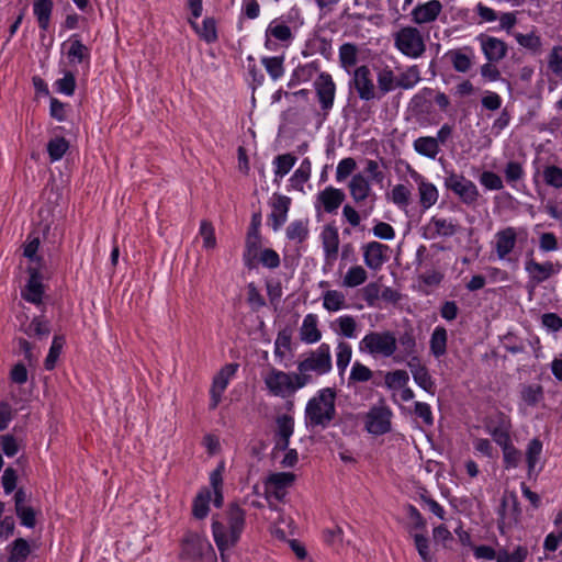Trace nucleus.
<instances>
[{"mask_svg":"<svg viewBox=\"0 0 562 562\" xmlns=\"http://www.w3.org/2000/svg\"><path fill=\"white\" fill-rule=\"evenodd\" d=\"M246 527V510L237 503L228 504L223 519L213 515L212 533L223 562H227L225 551L234 548Z\"/></svg>","mask_w":562,"mask_h":562,"instance_id":"1","label":"nucleus"},{"mask_svg":"<svg viewBox=\"0 0 562 562\" xmlns=\"http://www.w3.org/2000/svg\"><path fill=\"white\" fill-rule=\"evenodd\" d=\"M434 102L442 112H447L450 106V99L445 92H435L427 87L412 98L411 110L422 126H434L441 122L442 116L434 108Z\"/></svg>","mask_w":562,"mask_h":562,"instance_id":"2","label":"nucleus"},{"mask_svg":"<svg viewBox=\"0 0 562 562\" xmlns=\"http://www.w3.org/2000/svg\"><path fill=\"white\" fill-rule=\"evenodd\" d=\"M336 391L325 387L308 400L305 407V426L307 429H326L336 416Z\"/></svg>","mask_w":562,"mask_h":562,"instance_id":"3","label":"nucleus"},{"mask_svg":"<svg viewBox=\"0 0 562 562\" xmlns=\"http://www.w3.org/2000/svg\"><path fill=\"white\" fill-rule=\"evenodd\" d=\"M333 369L330 347L328 344L323 342L317 349L311 350L306 353V357L297 363V375L303 378V384L313 382L311 372L316 375H324Z\"/></svg>","mask_w":562,"mask_h":562,"instance_id":"4","label":"nucleus"},{"mask_svg":"<svg viewBox=\"0 0 562 562\" xmlns=\"http://www.w3.org/2000/svg\"><path fill=\"white\" fill-rule=\"evenodd\" d=\"M179 559L188 562H214L216 555L205 537L188 530L180 540Z\"/></svg>","mask_w":562,"mask_h":562,"instance_id":"5","label":"nucleus"},{"mask_svg":"<svg viewBox=\"0 0 562 562\" xmlns=\"http://www.w3.org/2000/svg\"><path fill=\"white\" fill-rule=\"evenodd\" d=\"M296 372H284L276 368H271L263 375V383L269 394L281 398L292 397L296 391L304 387L302 381Z\"/></svg>","mask_w":562,"mask_h":562,"instance_id":"6","label":"nucleus"},{"mask_svg":"<svg viewBox=\"0 0 562 562\" xmlns=\"http://www.w3.org/2000/svg\"><path fill=\"white\" fill-rule=\"evenodd\" d=\"M397 339L393 331H370L359 342V350L373 357H394Z\"/></svg>","mask_w":562,"mask_h":562,"instance_id":"7","label":"nucleus"},{"mask_svg":"<svg viewBox=\"0 0 562 562\" xmlns=\"http://www.w3.org/2000/svg\"><path fill=\"white\" fill-rule=\"evenodd\" d=\"M186 7L190 11L191 16L188 23L198 36L207 44L215 43L218 40L217 23L213 16H206L202 25L196 22L203 12V0H186Z\"/></svg>","mask_w":562,"mask_h":562,"instance_id":"8","label":"nucleus"},{"mask_svg":"<svg viewBox=\"0 0 562 562\" xmlns=\"http://www.w3.org/2000/svg\"><path fill=\"white\" fill-rule=\"evenodd\" d=\"M394 46L409 58H418L426 50L420 31L415 26H404L394 34Z\"/></svg>","mask_w":562,"mask_h":562,"instance_id":"9","label":"nucleus"},{"mask_svg":"<svg viewBox=\"0 0 562 562\" xmlns=\"http://www.w3.org/2000/svg\"><path fill=\"white\" fill-rule=\"evenodd\" d=\"M445 187L453 192L463 204L469 206L476 204L480 198L475 183L467 179L462 173L449 172L445 178Z\"/></svg>","mask_w":562,"mask_h":562,"instance_id":"10","label":"nucleus"},{"mask_svg":"<svg viewBox=\"0 0 562 562\" xmlns=\"http://www.w3.org/2000/svg\"><path fill=\"white\" fill-rule=\"evenodd\" d=\"M314 89L321 106L322 122L325 121L331 111L336 95V85L330 74L322 71L315 79Z\"/></svg>","mask_w":562,"mask_h":562,"instance_id":"11","label":"nucleus"},{"mask_svg":"<svg viewBox=\"0 0 562 562\" xmlns=\"http://www.w3.org/2000/svg\"><path fill=\"white\" fill-rule=\"evenodd\" d=\"M392 411L385 404L374 405L364 417V429L373 436H382L392 429Z\"/></svg>","mask_w":562,"mask_h":562,"instance_id":"12","label":"nucleus"},{"mask_svg":"<svg viewBox=\"0 0 562 562\" xmlns=\"http://www.w3.org/2000/svg\"><path fill=\"white\" fill-rule=\"evenodd\" d=\"M238 368V363H227L224 367H222L221 370L214 375L210 389V411H214L217 408L218 404L222 401V395L229 383V380L236 374Z\"/></svg>","mask_w":562,"mask_h":562,"instance_id":"13","label":"nucleus"},{"mask_svg":"<svg viewBox=\"0 0 562 562\" xmlns=\"http://www.w3.org/2000/svg\"><path fill=\"white\" fill-rule=\"evenodd\" d=\"M562 265L560 262L553 263L552 261H546L543 263L537 262L533 258H530L525 262V270L529 276L527 286L530 289V293L533 292L536 285L544 282L550 277L555 274Z\"/></svg>","mask_w":562,"mask_h":562,"instance_id":"14","label":"nucleus"},{"mask_svg":"<svg viewBox=\"0 0 562 562\" xmlns=\"http://www.w3.org/2000/svg\"><path fill=\"white\" fill-rule=\"evenodd\" d=\"M527 237V231L520 228L519 232L507 226L495 234L494 249L499 260L508 259L509 254L515 249L519 236Z\"/></svg>","mask_w":562,"mask_h":562,"instance_id":"15","label":"nucleus"},{"mask_svg":"<svg viewBox=\"0 0 562 562\" xmlns=\"http://www.w3.org/2000/svg\"><path fill=\"white\" fill-rule=\"evenodd\" d=\"M26 271L29 273V280L21 290V297L24 301L38 306L43 303V296L45 293L43 274L40 267L29 266Z\"/></svg>","mask_w":562,"mask_h":562,"instance_id":"16","label":"nucleus"},{"mask_svg":"<svg viewBox=\"0 0 562 562\" xmlns=\"http://www.w3.org/2000/svg\"><path fill=\"white\" fill-rule=\"evenodd\" d=\"M350 87L357 91L358 97L363 101H371L378 98L371 70L366 65L356 68Z\"/></svg>","mask_w":562,"mask_h":562,"instance_id":"17","label":"nucleus"},{"mask_svg":"<svg viewBox=\"0 0 562 562\" xmlns=\"http://www.w3.org/2000/svg\"><path fill=\"white\" fill-rule=\"evenodd\" d=\"M364 265L378 271L389 260L390 247L379 241H370L362 246Z\"/></svg>","mask_w":562,"mask_h":562,"instance_id":"18","label":"nucleus"},{"mask_svg":"<svg viewBox=\"0 0 562 562\" xmlns=\"http://www.w3.org/2000/svg\"><path fill=\"white\" fill-rule=\"evenodd\" d=\"M476 40L481 44L482 52L490 63H498L506 57L508 45L503 40L486 34H480Z\"/></svg>","mask_w":562,"mask_h":562,"instance_id":"19","label":"nucleus"},{"mask_svg":"<svg viewBox=\"0 0 562 562\" xmlns=\"http://www.w3.org/2000/svg\"><path fill=\"white\" fill-rule=\"evenodd\" d=\"M345 199L346 194L341 189L329 186L318 192L315 207L322 206L325 213L335 214Z\"/></svg>","mask_w":562,"mask_h":562,"instance_id":"20","label":"nucleus"},{"mask_svg":"<svg viewBox=\"0 0 562 562\" xmlns=\"http://www.w3.org/2000/svg\"><path fill=\"white\" fill-rule=\"evenodd\" d=\"M443 5L439 0H429L417 4L411 12L415 24H428L435 22L442 12Z\"/></svg>","mask_w":562,"mask_h":562,"instance_id":"21","label":"nucleus"},{"mask_svg":"<svg viewBox=\"0 0 562 562\" xmlns=\"http://www.w3.org/2000/svg\"><path fill=\"white\" fill-rule=\"evenodd\" d=\"M291 203V198L278 193L273 194L272 201L270 203L272 211L269 215V221H271V227L274 232L280 229L281 226L286 222Z\"/></svg>","mask_w":562,"mask_h":562,"instance_id":"22","label":"nucleus"},{"mask_svg":"<svg viewBox=\"0 0 562 562\" xmlns=\"http://www.w3.org/2000/svg\"><path fill=\"white\" fill-rule=\"evenodd\" d=\"M276 424L274 449L286 450L294 432V418L289 414H282L276 418Z\"/></svg>","mask_w":562,"mask_h":562,"instance_id":"23","label":"nucleus"},{"mask_svg":"<svg viewBox=\"0 0 562 562\" xmlns=\"http://www.w3.org/2000/svg\"><path fill=\"white\" fill-rule=\"evenodd\" d=\"M19 330L30 338H37L40 340L46 338L50 334V323L44 314L34 316L31 322H23L20 324Z\"/></svg>","mask_w":562,"mask_h":562,"instance_id":"24","label":"nucleus"},{"mask_svg":"<svg viewBox=\"0 0 562 562\" xmlns=\"http://www.w3.org/2000/svg\"><path fill=\"white\" fill-rule=\"evenodd\" d=\"M295 481V474L291 472H278L270 474L266 480V492H270L277 499H282L284 490Z\"/></svg>","mask_w":562,"mask_h":562,"instance_id":"25","label":"nucleus"},{"mask_svg":"<svg viewBox=\"0 0 562 562\" xmlns=\"http://www.w3.org/2000/svg\"><path fill=\"white\" fill-rule=\"evenodd\" d=\"M261 248L260 232L247 231L245 240V250L243 254L244 265L249 269L257 267L258 251Z\"/></svg>","mask_w":562,"mask_h":562,"instance_id":"26","label":"nucleus"},{"mask_svg":"<svg viewBox=\"0 0 562 562\" xmlns=\"http://www.w3.org/2000/svg\"><path fill=\"white\" fill-rule=\"evenodd\" d=\"M508 501L512 503L510 508V516L515 524H517L521 516V507L520 503L518 501L517 495L512 492L508 496H503L501 501L499 508L497 510V528L502 535L505 533L504 527H505V520H506V507L508 504Z\"/></svg>","mask_w":562,"mask_h":562,"instance_id":"27","label":"nucleus"},{"mask_svg":"<svg viewBox=\"0 0 562 562\" xmlns=\"http://www.w3.org/2000/svg\"><path fill=\"white\" fill-rule=\"evenodd\" d=\"M321 238L326 260H336L339 250V234L337 227L327 224L321 234Z\"/></svg>","mask_w":562,"mask_h":562,"instance_id":"28","label":"nucleus"},{"mask_svg":"<svg viewBox=\"0 0 562 562\" xmlns=\"http://www.w3.org/2000/svg\"><path fill=\"white\" fill-rule=\"evenodd\" d=\"M53 10V0H33V14L36 18L38 29L42 32V38L44 37V33L49 30Z\"/></svg>","mask_w":562,"mask_h":562,"instance_id":"29","label":"nucleus"},{"mask_svg":"<svg viewBox=\"0 0 562 562\" xmlns=\"http://www.w3.org/2000/svg\"><path fill=\"white\" fill-rule=\"evenodd\" d=\"M318 318L315 314H307L300 328V339L305 344L318 342L322 338V331L318 329Z\"/></svg>","mask_w":562,"mask_h":562,"instance_id":"30","label":"nucleus"},{"mask_svg":"<svg viewBox=\"0 0 562 562\" xmlns=\"http://www.w3.org/2000/svg\"><path fill=\"white\" fill-rule=\"evenodd\" d=\"M68 43L69 47L67 50V58L69 63L81 64L83 61H89L90 48L81 42L79 34H72L69 37Z\"/></svg>","mask_w":562,"mask_h":562,"instance_id":"31","label":"nucleus"},{"mask_svg":"<svg viewBox=\"0 0 562 562\" xmlns=\"http://www.w3.org/2000/svg\"><path fill=\"white\" fill-rule=\"evenodd\" d=\"M7 562H25L30 557L32 549L29 541L24 538H16L7 546Z\"/></svg>","mask_w":562,"mask_h":562,"instance_id":"32","label":"nucleus"},{"mask_svg":"<svg viewBox=\"0 0 562 562\" xmlns=\"http://www.w3.org/2000/svg\"><path fill=\"white\" fill-rule=\"evenodd\" d=\"M212 498L211 491L207 487H202L192 502V515L196 519H204L210 513V502Z\"/></svg>","mask_w":562,"mask_h":562,"instance_id":"33","label":"nucleus"},{"mask_svg":"<svg viewBox=\"0 0 562 562\" xmlns=\"http://www.w3.org/2000/svg\"><path fill=\"white\" fill-rule=\"evenodd\" d=\"M464 50H468L472 54V48L470 46H465L462 49H451L447 53L453 69L458 72H467L472 67V57L465 54Z\"/></svg>","mask_w":562,"mask_h":562,"instance_id":"34","label":"nucleus"},{"mask_svg":"<svg viewBox=\"0 0 562 562\" xmlns=\"http://www.w3.org/2000/svg\"><path fill=\"white\" fill-rule=\"evenodd\" d=\"M413 147L417 154L429 159H436L440 153V146L432 136H420L413 143Z\"/></svg>","mask_w":562,"mask_h":562,"instance_id":"35","label":"nucleus"},{"mask_svg":"<svg viewBox=\"0 0 562 562\" xmlns=\"http://www.w3.org/2000/svg\"><path fill=\"white\" fill-rule=\"evenodd\" d=\"M448 334L443 326H437L429 340L430 352L435 358H440L447 352Z\"/></svg>","mask_w":562,"mask_h":562,"instance_id":"36","label":"nucleus"},{"mask_svg":"<svg viewBox=\"0 0 562 562\" xmlns=\"http://www.w3.org/2000/svg\"><path fill=\"white\" fill-rule=\"evenodd\" d=\"M350 195L356 203L364 201L371 191L369 181L361 175H355L349 182Z\"/></svg>","mask_w":562,"mask_h":562,"instance_id":"37","label":"nucleus"},{"mask_svg":"<svg viewBox=\"0 0 562 562\" xmlns=\"http://www.w3.org/2000/svg\"><path fill=\"white\" fill-rule=\"evenodd\" d=\"M429 229L432 231L430 237L437 236L451 237L458 232V225L442 217L432 216L429 223Z\"/></svg>","mask_w":562,"mask_h":562,"instance_id":"38","label":"nucleus"},{"mask_svg":"<svg viewBox=\"0 0 562 562\" xmlns=\"http://www.w3.org/2000/svg\"><path fill=\"white\" fill-rule=\"evenodd\" d=\"M521 401L530 406H537L544 398V391L541 384H524L520 390Z\"/></svg>","mask_w":562,"mask_h":562,"instance_id":"39","label":"nucleus"},{"mask_svg":"<svg viewBox=\"0 0 562 562\" xmlns=\"http://www.w3.org/2000/svg\"><path fill=\"white\" fill-rule=\"evenodd\" d=\"M406 514L411 520L406 529L409 535L415 532H427V521L416 506L407 504L405 506Z\"/></svg>","mask_w":562,"mask_h":562,"instance_id":"40","label":"nucleus"},{"mask_svg":"<svg viewBox=\"0 0 562 562\" xmlns=\"http://www.w3.org/2000/svg\"><path fill=\"white\" fill-rule=\"evenodd\" d=\"M286 238L299 244L304 243L310 234L308 220H295L289 224L285 231Z\"/></svg>","mask_w":562,"mask_h":562,"instance_id":"41","label":"nucleus"},{"mask_svg":"<svg viewBox=\"0 0 562 562\" xmlns=\"http://www.w3.org/2000/svg\"><path fill=\"white\" fill-rule=\"evenodd\" d=\"M65 344H66V338L64 335H55L53 337V341L49 347L48 353L44 360V368L47 371H52L55 369L56 362L63 351Z\"/></svg>","mask_w":562,"mask_h":562,"instance_id":"42","label":"nucleus"},{"mask_svg":"<svg viewBox=\"0 0 562 562\" xmlns=\"http://www.w3.org/2000/svg\"><path fill=\"white\" fill-rule=\"evenodd\" d=\"M420 70L417 65L409 66L396 77V88L408 90L420 81Z\"/></svg>","mask_w":562,"mask_h":562,"instance_id":"43","label":"nucleus"},{"mask_svg":"<svg viewBox=\"0 0 562 562\" xmlns=\"http://www.w3.org/2000/svg\"><path fill=\"white\" fill-rule=\"evenodd\" d=\"M398 344L401 350L397 355L412 356L417 351V342L415 337V330L412 325H408L404 331L398 336Z\"/></svg>","mask_w":562,"mask_h":562,"instance_id":"44","label":"nucleus"},{"mask_svg":"<svg viewBox=\"0 0 562 562\" xmlns=\"http://www.w3.org/2000/svg\"><path fill=\"white\" fill-rule=\"evenodd\" d=\"M376 81L378 90L380 92L378 99L396 89V77L394 76V71L389 67H385L378 72Z\"/></svg>","mask_w":562,"mask_h":562,"instance_id":"45","label":"nucleus"},{"mask_svg":"<svg viewBox=\"0 0 562 562\" xmlns=\"http://www.w3.org/2000/svg\"><path fill=\"white\" fill-rule=\"evenodd\" d=\"M419 191V203L426 210L432 206L438 200L437 188L425 180H422L418 184Z\"/></svg>","mask_w":562,"mask_h":562,"instance_id":"46","label":"nucleus"},{"mask_svg":"<svg viewBox=\"0 0 562 562\" xmlns=\"http://www.w3.org/2000/svg\"><path fill=\"white\" fill-rule=\"evenodd\" d=\"M312 171V164L308 158L302 160L301 166L294 171L290 178L291 186L303 191V184L310 179Z\"/></svg>","mask_w":562,"mask_h":562,"instance_id":"47","label":"nucleus"},{"mask_svg":"<svg viewBox=\"0 0 562 562\" xmlns=\"http://www.w3.org/2000/svg\"><path fill=\"white\" fill-rule=\"evenodd\" d=\"M527 557V547L517 546L513 552H508L506 549H499L496 551V557H494V560H496V562H525Z\"/></svg>","mask_w":562,"mask_h":562,"instance_id":"48","label":"nucleus"},{"mask_svg":"<svg viewBox=\"0 0 562 562\" xmlns=\"http://www.w3.org/2000/svg\"><path fill=\"white\" fill-rule=\"evenodd\" d=\"M296 156H294L291 153L278 155L274 160V175L277 178H283L285 175L290 172V170L294 167L296 164Z\"/></svg>","mask_w":562,"mask_h":562,"instance_id":"49","label":"nucleus"},{"mask_svg":"<svg viewBox=\"0 0 562 562\" xmlns=\"http://www.w3.org/2000/svg\"><path fill=\"white\" fill-rule=\"evenodd\" d=\"M268 75L272 80H278L284 75V56L263 57L261 59Z\"/></svg>","mask_w":562,"mask_h":562,"instance_id":"50","label":"nucleus"},{"mask_svg":"<svg viewBox=\"0 0 562 562\" xmlns=\"http://www.w3.org/2000/svg\"><path fill=\"white\" fill-rule=\"evenodd\" d=\"M266 37H273L280 42H290L293 38L292 31L285 23H277L273 20L266 30Z\"/></svg>","mask_w":562,"mask_h":562,"instance_id":"51","label":"nucleus"},{"mask_svg":"<svg viewBox=\"0 0 562 562\" xmlns=\"http://www.w3.org/2000/svg\"><path fill=\"white\" fill-rule=\"evenodd\" d=\"M542 441L539 438H532L526 450V461L528 465V475L531 476V473L540 459L542 452Z\"/></svg>","mask_w":562,"mask_h":562,"instance_id":"52","label":"nucleus"},{"mask_svg":"<svg viewBox=\"0 0 562 562\" xmlns=\"http://www.w3.org/2000/svg\"><path fill=\"white\" fill-rule=\"evenodd\" d=\"M69 148V142L60 136L47 143V153L52 162L60 160Z\"/></svg>","mask_w":562,"mask_h":562,"instance_id":"53","label":"nucleus"},{"mask_svg":"<svg viewBox=\"0 0 562 562\" xmlns=\"http://www.w3.org/2000/svg\"><path fill=\"white\" fill-rule=\"evenodd\" d=\"M339 60L344 68L356 66L358 61V47L352 43H344L339 47Z\"/></svg>","mask_w":562,"mask_h":562,"instance_id":"54","label":"nucleus"},{"mask_svg":"<svg viewBox=\"0 0 562 562\" xmlns=\"http://www.w3.org/2000/svg\"><path fill=\"white\" fill-rule=\"evenodd\" d=\"M413 379L416 384L427 393L434 395L436 393V384L429 374L427 367L413 370Z\"/></svg>","mask_w":562,"mask_h":562,"instance_id":"55","label":"nucleus"},{"mask_svg":"<svg viewBox=\"0 0 562 562\" xmlns=\"http://www.w3.org/2000/svg\"><path fill=\"white\" fill-rule=\"evenodd\" d=\"M323 306L329 312L345 307V295L337 290H328L323 295Z\"/></svg>","mask_w":562,"mask_h":562,"instance_id":"56","label":"nucleus"},{"mask_svg":"<svg viewBox=\"0 0 562 562\" xmlns=\"http://www.w3.org/2000/svg\"><path fill=\"white\" fill-rule=\"evenodd\" d=\"M368 279V273L362 266H353L349 268L344 277V285L348 288H356L364 283Z\"/></svg>","mask_w":562,"mask_h":562,"instance_id":"57","label":"nucleus"},{"mask_svg":"<svg viewBox=\"0 0 562 562\" xmlns=\"http://www.w3.org/2000/svg\"><path fill=\"white\" fill-rule=\"evenodd\" d=\"M409 375L405 370H394L387 372L384 376L385 386L390 390H397L406 386Z\"/></svg>","mask_w":562,"mask_h":562,"instance_id":"58","label":"nucleus"},{"mask_svg":"<svg viewBox=\"0 0 562 562\" xmlns=\"http://www.w3.org/2000/svg\"><path fill=\"white\" fill-rule=\"evenodd\" d=\"M414 539L415 548L422 558L423 562H430L431 561V553H430V540L426 536V532H415L411 535Z\"/></svg>","mask_w":562,"mask_h":562,"instance_id":"59","label":"nucleus"},{"mask_svg":"<svg viewBox=\"0 0 562 562\" xmlns=\"http://www.w3.org/2000/svg\"><path fill=\"white\" fill-rule=\"evenodd\" d=\"M15 515L23 527L33 529L37 524V512L29 505L14 508Z\"/></svg>","mask_w":562,"mask_h":562,"instance_id":"60","label":"nucleus"},{"mask_svg":"<svg viewBox=\"0 0 562 562\" xmlns=\"http://www.w3.org/2000/svg\"><path fill=\"white\" fill-rule=\"evenodd\" d=\"M40 247V238L38 237H32L29 235L26 243L24 244L23 255L27 259H30L32 262H36L35 267L42 268L44 263V259L41 256H37V250Z\"/></svg>","mask_w":562,"mask_h":562,"instance_id":"61","label":"nucleus"},{"mask_svg":"<svg viewBox=\"0 0 562 562\" xmlns=\"http://www.w3.org/2000/svg\"><path fill=\"white\" fill-rule=\"evenodd\" d=\"M372 375H373V372L371 371L370 368H368L367 366L362 364L359 361H356L352 364L350 375L348 379V383L352 384V383L368 382L369 380L372 379Z\"/></svg>","mask_w":562,"mask_h":562,"instance_id":"62","label":"nucleus"},{"mask_svg":"<svg viewBox=\"0 0 562 562\" xmlns=\"http://www.w3.org/2000/svg\"><path fill=\"white\" fill-rule=\"evenodd\" d=\"M503 451V465L504 469H515L518 467L521 460V452L518 450L513 442L502 448Z\"/></svg>","mask_w":562,"mask_h":562,"instance_id":"63","label":"nucleus"},{"mask_svg":"<svg viewBox=\"0 0 562 562\" xmlns=\"http://www.w3.org/2000/svg\"><path fill=\"white\" fill-rule=\"evenodd\" d=\"M543 180L546 184L554 188H562V168L551 165L543 169Z\"/></svg>","mask_w":562,"mask_h":562,"instance_id":"64","label":"nucleus"}]
</instances>
